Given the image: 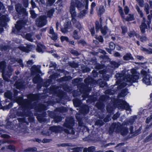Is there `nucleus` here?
Masks as SVG:
<instances>
[{
  "label": "nucleus",
  "instance_id": "1",
  "mask_svg": "<svg viewBox=\"0 0 152 152\" xmlns=\"http://www.w3.org/2000/svg\"><path fill=\"white\" fill-rule=\"evenodd\" d=\"M124 74L117 73L115 76L117 78L116 83L118 85V88L120 89L125 86L127 84L125 82H137L138 80L141 77L139 76V74L134 69L127 70Z\"/></svg>",
  "mask_w": 152,
  "mask_h": 152
},
{
  "label": "nucleus",
  "instance_id": "2",
  "mask_svg": "<svg viewBox=\"0 0 152 152\" xmlns=\"http://www.w3.org/2000/svg\"><path fill=\"white\" fill-rule=\"evenodd\" d=\"M28 100H23L22 97H19L16 99V102L22 106L23 109L28 108H35L38 111L46 109V107L42 104L35 105L36 103L34 101L38 99V96L37 94H29L28 96Z\"/></svg>",
  "mask_w": 152,
  "mask_h": 152
},
{
  "label": "nucleus",
  "instance_id": "3",
  "mask_svg": "<svg viewBox=\"0 0 152 152\" xmlns=\"http://www.w3.org/2000/svg\"><path fill=\"white\" fill-rule=\"evenodd\" d=\"M74 124V120L72 118L70 117L67 118L66 120V122L64 124L63 126L67 128V129H64L63 130L66 133L74 134L75 133L74 130L72 128Z\"/></svg>",
  "mask_w": 152,
  "mask_h": 152
},
{
  "label": "nucleus",
  "instance_id": "4",
  "mask_svg": "<svg viewBox=\"0 0 152 152\" xmlns=\"http://www.w3.org/2000/svg\"><path fill=\"white\" fill-rule=\"evenodd\" d=\"M5 65V63L4 61H2L0 63V70L2 72L3 77L4 79L9 82V78L11 75V72L13 70L11 68H9L8 69H4Z\"/></svg>",
  "mask_w": 152,
  "mask_h": 152
},
{
  "label": "nucleus",
  "instance_id": "5",
  "mask_svg": "<svg viewBox=\"0 0 152 152\" xmlns=\"http://www.w3.org/2000/svg\"><path fill=\"white\" fill-rule=\"evenodd\" d=\"M80 1L78 0L72 1L69 7V12L71 17H77V14L76 11L75 7H77L79 10L81 9Z\"/></svg>",
  "mask_w": 152,
  "mask_h": 152
},
{
  "label": "nucleus",
  "instance_id": "6",
  "mask_svg": "<svg viewBox=\"0 0 152 152\" xmlns=\"http://www.w3.org/2000/svg\"><path fill=\"white\" fill-rule=\"evenodd\" d=\"M111 127L113 128L117 132H120L121 134L123 135L126 134L128 132V129L125 127H122V126L119 123H113Z\"/></svg>",
  "mask_w": 152,
  "mask_h": 152
},
{
  "label": "nucleus",
  "instance_id": "7",
  "mask_svg": "<svg viewBox=\"0 0 152 152\" xmlns=\"http://www.w3.org/2000/svg\"><path fill=\"white\" fill-rule=\"evenodd\" d=\"M141 73L144 76L142 80L143 82L147 85H152V77L144 70L141 71Z\"/></svg>",
  "mask_w": 152,
  "mask_h": 152
},
{
  "label": "nucleus",
  "instance_id": "8",
  "mask_svg": "<svg viewBox=\"0 0 152 152\" xmlns=\"http://www.w3.org/2000/svg\"><path fill=\"white\" fill-rule=\"evenodd\" d=\"M88 0H86L85 2H84L83 4H81L80 3L79 5H80L81 10L82 9L84 8V9L80 11L78 15H77V17L78 18H82L85 16L86 15L88 12Z\"/></svg>",
  "mask_w": 152,
  "mask_h": 152
},
{
  "label": "nucleus",
  "instance_id": "9",
  "mask_svg": "<svg viewBox=\"0 0 152 152\" xmlns=\"http://www.w3.org/2000/svg\"><path fill=\"white\" fill-rule=\"evenodd\" d=\"M118 107L120 109H125L129 111H131L129 104L124 100H119L118 102Z\"/></svg>",
  "mask_w": 152,
  "mask_h": 152
},
{
  "label": "nucleus",
  "instance_id": "10",
  "mask_svg": "<svg viewBox=\"0 0 152 152\" xmlns=\"http://www.w3.org/2000/svg\"><path fill=\"white\" fill-rule=\"evenodd\" d=\"M46 23V18L45 16H41L37 19L36 24L38 27H42Z\"/></svg>",
  "mask_w": 152,
  "mask_h": 152
},
{
  "label": "nucleus",
  "instance_id": "11",
  "mask_svg": "<svg viewBox=\"0 0 152 152\" xmlns=\"http://www.w3.org/2000/svg\"><path fill=\"white\" fill-rule=\"evenodd\" d=\"M15 9L17 12L19 14L25 15H27L28 14L25 9L22 7L21 5L19 4H17L15 5Z\"/></svg>",
  "mask_w": 152,
  "mask_h": 152
},
{
  "label": "nucleus",
  "instance_id": "12",
  "mask_svg": "<svg viewBox=\"0 0 152 152\" xmlns=\"http://www.w3.org/2000/svg\"><path fill=\"white\" fill-rule=\"evenodd\" d=\"M26 23L22 20L17 22V24L15 25L16 28L18 31L21 30L24 26Z\"/></svg>",
  "mask_w": 152,
  "mask_h": 152
},
{
  "label": "nucleus",
  "instance_id": "13",
  "mask_svg": "<svg viewBox=\"0 0 152 152\" xmlns=\"http://www.w3.org/2000/svg\"><path fill=\"white\" fill-rule=\"evenodd\" d=\"M50 130L55 132H61L63 130V128L60 126H53L50 128Z\"/></svg>",
  "mask_w": 152,
  "mask_h": 152
},
{
  "label": "nucleus",
  "instance_id": "14",
  "mask_svg": "<svg viewBox=\"0 0 152 152\" xmlns=\"http://www.w3.org/2000/svg\"><path fill=\"white\" fill-rule=\"evenodd\" d=\"M9 20V19L7 16L3 15L0 18V25H4L5 22L8 21Z\"/></svg>",
  "mask_w": 152,
  "mask_h": 152
},
{
  "label": "nucleus",
  "instance_id": "15",
  "mask_svg": "<svg viewBox=\"0 0 152 152\" xmlns=\"http://www.w3.org/2000/svg\"><path fill=\"white\" fill-rule=\"evenodd\" d=\"M145 19L143 18V22L142 23L141 25L140 26V28L142 33L143 34L145 32V29L146 28L147 26L145 23Z\"/></svg>",
  "mask_w": 152,
  "mask_h": 152
},
{
  "label": "nucleus",
  "instance_id": "16",
  "mask_svg": "<svg viewBox=\"0 0 152 152\" xmlns=\"http://www.w3.org/2000/svg\"><path fill=\"white\" fill-rule=\"evenodd\" d=\"M31 46L30 45H28L26 47L23 46H20L18 47V48L21 50L28 53L30 51V49Z\"/></svg>",
  "mask_w": 152,
  "mask_h": 152
},
{
  "label": "nucleus",
  "instance_id": "17",
  "mask_svg": "<svg viewBox=\"0 0 152 152\" xmlns=\"http://www.w3.org/2000/svg\"><path fill=\"white\" fill-rule=\"evenodd\" d=\"M31 71L32 73H36L37 72L40 73V67L36 66H33L31 69Z\"/></svg>",
  "mask_w": 152,
  "mask_h": 152
},
{
  "label": "nucleus",
  "instance_id": "18",
  "mask_svg": "<svg viewBox=\"0 0 152 152\" xmlns=\"http://www.w3.org/2000/svg\"><path fill=\"white\" fill-rule=\"evenodd\" d=\"M123 59L124 60H133V58L132 56V55L129 53H126L123 57Z\"/></svg>",
  "mask_w": 152,
  "mask_h": 152
},
{
  "label": "nucleus",
  "instance_id": "19",
  "mask_svg": "<svg viewBox=\"0 0 152 152\" xmlns=\"http://www.w3.org/2000/svg\"><path fill=\"white\" fill-rule=\"evenodd\" d=\"M45 49V46L43 45L39 44L37 45V51L39 52L42 53L43 50Z\"/></svg>",
  "mask_w": 152,
  "mask_h": 152
},
{
  "label": "nucleus",
  "instance_id": "20",
  "mask_svg": "<svg viewBox=\"0 0 152 152\" xmlns=\"http://www.w3.org/2000/svg\"><path fill=\"white\" fill-rule=\"evenodd\" d=\"M135 7L138 14L140 15V17H143V14L142 10L140 9L139 7L137 5H136Z\"/></svg>",
  "mask_w": 152,
  "mask_h": 152
},
{
  "label": "nucleus",
  "instance_id": "21",
  "mask_svg": "<svg viewBox=\"0 0 152 152\" xmlns=\"http://www.w3.org/2000/svg\"><path fill=\"white\" fill-rule=\"evenodd\" d=\"M128 35L130 37H132L135 36L137 38H139L140 36L136 33L134 31H130L129 34Z\"/></svg>",
  "mask_w": 152,
  "mask_h": 152
},
{
  "label": "nucleus",
  "instance_id": "22",
  "mask_svg": "<svg viewBox=\"0 0 152 152\" xmlns=\"http://www.w3.org/2000/svg\"><path fill=\"white\" fill-rule=\"evenodd\" d=\"M102 33L104 35H105L108 31V29L107 27L105 26L101 29Z\"/></svg>",
  "mask_w": 152,
  "mask_h": 152
},
{
  "label": "nucleus",
  "instance_id": "23",
  "mask_svg": "<svg viewBox=\"0 0 152 152\" xmlns=\"http://www.w3.org/2000/svg\"><path fill=\"white\" fill-rule=\"evenodd\" d=\"M115 106L114 104L112 105V106L108 105L107 106V112L111 113L112 112L113 110L114 109Z\"/></svg>",
  "mask_w": 152,
  "mask_h": 152
},
{
  "label": "nucleus",
  "instance_id": "24",
  "mask_svg": "<svg viewBox=\"0 0 152 152\" xmlns=\"http://www.w3.org/2000/svg\"><path fill=\"white\" fill-rule=\"evenodd\" d=\"M124 19H125V20L127 21H132L134 19V18L133 15L131 14H128L126 18Z\"/></svg>",
  "mask_w": 152,
  "mask_h": 152
},
{
  "label": "nucleus",
  "instance_id": "25",
  "mask_svg": "<svg viewBox=\"0 0 152 152\" xmlns=\"http://www.w3.org/2000/svg\"><path fill=\"white\" fill-rule=\"evenodd\" d=\"M14 86L17 88L19 89L23 88V85L22 83H20L19 81L17 82L15 84Z\"/></svg>",
  "mask_w": 152,
  "mask_h": 152
},
{
  "label": "nucleus",
  "instance_id": "26",
  "mask_svg": "<svg viewBox=\"0 0 152 152\" xmlns=\"http://www.w3.org/2000/svg\"><path fill=\"white\" fill-rule=\"evenodd\" d=\"M128 93L127 89H125L122 91L121 93L119 95V97H124Z\"/></svg>",
  "mask_w": 152,
  "mask_h": 152
},
{
  "label": "nucleus",
  "instance_id": "27",
  "mask_svg": "<svg viewBox=\"0 0 152 152\" xmlns=\"http://www.w3.org/2000/svg\"><path fill=\"white\" fill-rule=\"evenodd\" d=\"M149 9L150 7L148 4L147 3H145L144 6V10L147 14H149Z\"/></svg>",
  "mask_w": 152,
  "mask_h": 152
},
{
  "label": "nucleus",
  "instance_id": "28",
  "mask_svg": "<svg viewBox=\"0 0 152 152\" xmlns=\"http://www.w3.org/2000/svg\"><path fill=\"white\" fill-rule=\"evenodd\" d=\"M41 79L39 76L37 75L33 79V82L34 83H37L39 82L40 81Z\"/></svg>",
  "mask_w": 152,
  "mask_h": 152
},
{
  "label": "nucleus",
  "instance_id": "29",
  "mask_svg": "<svg viewBox=\"0 0 152 152\" xmlns=\"http://www.w3.org/2000/svg\"><path fill=\"white\" fill-rule=\"evenodd\" d=\"M78 32L76 30H75L73 33V37L75 39H80V37L78 35Z\"/></svg>",
  "mask_w": 152,
  "mask_h": 152
},
{
  "label": "nucleus",
  "instance_id": "30",
  "mask_svg": "<svg viewBox=\"0 0 152 152\" xmlns=\"http://www.w3.org/2000/svg\"><path fill=\"white\" fill-rule=\"evenodd\" d=\"M69 26H66V25H65L64 28L61 29V31L64 34L67 33L68 31V29L69 28Z\"/></svg>",
  "mask_w": 152,
  "mask_h": 152
},
{
  "label": "nucleus",
  "instance_id": "31",
  "mask_svg": "<svg viewBox=\"0 0 152 152\" xmlns=\"http://www.w3.org/2000/svg\"><path fill=\"white\" fill-rule=\"evenodd\" d=\"M74 105L76 106H78L80 104V101L78 99H75L73 100Z\"/></svg>",
  "mask_w": 152,
  "mask_h": 152
},
{
  "label": "nucleus",
  "instance_id": "32",
  "mask_svg": "<svg viewBox=\"0 0 152 152\" xmlns=\"http://www.w3.org/2000/svg\"><path fill=\"white\" fill-rule=\"evenodd\" d=\"M25 38L27 40L31 42H32L33 39L32 38L31 35L30 34H27L25 36Z\"/></svg>",
  "mask_w": 152,
  "mask_h": 152
},
{
  "label": "nucleus",
  "instance_id": "33",
  "mask_svg": "<svg viewBox=\"0 0 152 152\" xmlns=\"http://www.w3.org/2000/svg\"><path fill=\"white\" fill-rule=\"evenodd\" d=\"M50 37L53 40H56L58 38L57 34L56 33L51 35Z\"/></svg>",
  "mask_w": 152,
  "mask_h": 152
},
{
  "label": "nucleus",
  "instance_id": "34",
  "mask_svg": "<svg viewBox=\"0 0 152 152\" xmlns=\"http://www.w3.org/2000/svg\"><path fill=\"white\" fill-rule=\"evenodd\" d=\"M54 12V10L53 9L49 11L47 14L48 16L49 17H51L53 15Z\"/></svg>",
  "mask_w": 152,
  "mask_h": 152
},
{
  "label": "nucleus",
  "instance_id": "35",
  "mask_svg": "<svg viewBox=\"0 0 152 152\" xmlns=\"http://www.w3.org/2000/svg\"><path fill=\"white\" fill-rule=\"evenodd\" d=\"M60 39L61 42L65 41L66 42L69 41V39L66 36H62L60 38Z\"/></svg>",
  "mask_w": 152,
  "mask_h": 152
},
{
  "label": "nucleus",
  "instance_id": "36",
  "mask_svg": "<svg viewBox=\"0 0 152 152\" xmlns=\"http://www.w3.org/2000/svg\"><path fill=\"white\" fill-rule=\"evenodd\" d=\"M138 3L139 5L141 7H143L144 6V0H136Z\"/></svg>",
  "mask_w": 152,
  "mask_h": 152
},
{
  "label": "nucleus",
  "instance_id": "37",
  "mask_svg": "<svg viewBox=\"0 0 152 152\" xmlns=\"http://www.w3.org/2000/svg\"><path fill=\"white\" fill-rule=\"evenodd\" d=\"M52 118H54L56 122H59L62 120V118L60 117H54V116H53Z\"/></svg>",
  "mask_w": 152,
  "mask_h": 152
},
{
  "label": "nucleus",
  "instance_id": "38",
  "mask_svg": "<svg viewBox=\"0 0 152 152\" xmlns=\"http://www.w3.org/2000/svg\"><path fill=\"white\" fill-rule=\"evenodd\" d=\"M119 12L121 15V17L123 18H125V16L123 12V9L121 7H119Z\"/></svg>",
  "mask_w": 152,
  "mask_h": 152
},
{
  "label": "nucleus",
  "instance_id": "39",
  "mask_svg": "<svg viewBox=\"0 0 152 152\" xmlns=\"http://www.w3.org/2000/svg\"><path fill=\"white\" fill-rule=\"evenodd\" d=\"M101 28V25L99 24V22L98 21H96V31L99 30Z\"/></svg>",
  "mask_w": 152,
  "mask_h": 152
},
{
  "label": "nucleus",
  "instance_id": "40",
  "mask_svg": "<svg viewBox=\"0 0 152 152\" xmlns=\"http://www.w3.org/2000/svg\"><path fill=\"white\" fill-rule=\"evenodd\" d=\"M109 47L111 50H113L115 47V44L113 42H110L109 44Z\"/></svg>",
  "mask_w": 152,
  "mask_h": 152
},
{
  "label": "nucleus",
  "instance_id": "41",
  "mask_svg": "<svg viewBox=\"0 0 152 152\" xmlns=\"http://www.w3.org/2000/svg\"><path fill=\"white\" fill-rule=\"evenodd\" d=\"M88 152H93L95 150V147L91 146L87 148Z\"/></svg>",
  "mask_w": 152,
  "mask_h": 152
},
{
  "label": "nucleus",
  "instance_id": "42",
  "mask_svg": "<svg viewBox=\"0 0 152 152\" xmlns=\"http://www.w3.org/2000/svg\"><path fill=\"white\" fill-rule=\"evenodd\" d=\"M96 106L99 109H101L103 106L102 103L99 102L96 104Z\"/></svg>",
  "mask_w": 152,
  "mask_h": 152
},
{
  "label": "nucleus",
  "instance_id": "43",
  "mask_svg": "<svg viewBox=\"0 0 152 152\" xmlns=\"http://www.w3.org/2000/svg\"><path fill=\"white\" fill-rule=\"evenodd\" d=\"M30 12L31 16L32 18H35L37 17V15L35 13L34 11L31 10L30 11Z\"/></svg>",
  "mask_w": 152,
  "mask_h": 152
},
{
  "label": "nucleus",
  "instance_id": "44",
  "mask_svg": "<svg viewBox=\"0 0 152 152\" xmlns=\"http://www.w3.org/2000/svg\"><path fill=\"white\" fill-rule=\"evenodd\" d=\"M105 9L103 7H100L99 9V12L100 14H102L105 12Z\"/></svg>",
  "mask_w": 152,
  "mask_h": 152
},
{
  "label": "nucleus",
  "instance_id": "45",
  "mask_svg": "<svg viewBox=\"0 0 152 152\" xmlns=\"http://www.w3.org/2000/svg\"><path fill=\"white\" fill-rule=\"evenodd\" d=\"M76 28H77L79 30H80L81 28V26L79 22H77L75 25Z\"/></svg>",
  "mask_w": 152,
  "mask_h": 152
},
{
  "label": "nucleus",
  "instance_id": "46",
  "mask_svg": "<svg viewBox=\"0 0 152 152\" xmlns=\"http://www.w3.org/2000/svg\"><path fill=\"white\" fill-rule=\"evenodd\" d=\"M124 11L125 15H127V14L129 12V10L128 7L127 6H126L124 7Z\"/></svg>",
  "mask_w": 152,
  "mask_h": 152
},
{
  "label": "nucleus",
  "instance_id": "47",
  "mask_svg": "<svg viewBox=\"0 0 152 152\" xmlns=\"http://www.w3.org/2000/svg\"><path fill=\"white\" fill-rule=\"evenodd\" d=\"M77 17H71L72 18V20H71V21L73 23V24H74L75 25L76 23L77 22H78L77 21V20L76 19V18Z\"/></svg>",
  "mask_w": 152,
  "mask_h": 152
},
{
  "label": "nucleus",
  "instance_id": "48",
  "mask_svg": "<svg viewBox=\"0 0 152 152\" xmlns=\"http://www.w3.org/2000/svg\"><path fill=\"white\" fill-rule=\"evenodd\" d=\"M12 60H14V62L15 63V61H17L18 63L20 64L22 67L23 66V65L22 64V60L21 59H20L16 60L15 58H14V59H13Z\"/></svg>",
  "mask_w": 152,
  "mask_h": 152
},
{
  "label": "nucleus",
  "instance_id": "49",
  "mask_svg": "<svg viewBox=\"0 0 152 152\" xmlns=\"http://www.w3.org/2000/svg\"><path fill=\"white\" fill-rule=\"evenodd\" d=\"M152 122V115L148 117L146 119V122L147 123H148L150 122Z\"/></svg>",
  "mask_w": 152,
  "mask_h": 152
},
{
  "label": "nucleus",
  "instance_id": "50",
  "mask_svg": "<svg viewBox=\"0 0 152 152\" xmlns=\"http://www.w3.org/2000/svg\"><path fill=\"white\" fill-rule=\"evenodd\" d=\"M70 65L72 67L75 68L77 67L78 64L75 62H72L70 63Z\"/></svg>",
  "mask_w": 152,
  "mask_h": 152
},
{
  "label": "nucleus",
  "instance_id": "51",
  "mask_svg": "<svg viewBox=\"0 0 152 152\" xmlns=\"http://www.w3.org/2000/svg\"><path fill=\"white\" fill-rule=\"evenodd\" d=\"M122 33L123 34H124L126 33L127 31L126 28L125 26L122 27Z\"/></svg>",
  "mask_w": 152,
  "mask_h": 152
},
{
  "label": "nucleus",
  "instance_id": "52",
  "mask_svg": "<svg viewBox=\"0 0 152 152\" xmlns=\"http://www.w3.org/2000/svg\"><path fill=\"white\" fill-rule=\"evenodd\" d=\"M55 1V0H48L47 2V3L48 4L51 5Z\"/></svg>",
  "mask_w": 152,
  "mask_h": 152
},
{
  "label": "nucleus",
  "instance_id": "53",
  "mask_svg": "<svg viewBox=\"0 0 152 152\" xmlns=\"http://www.w3.org/2000/svg\"><path fill=\"white\" fill-rule=\"evenodd\" d=\"M102 121L100 120H98L96 121V124L97 125H102Z\"/></svg>",
  "mask_w": 152,
  "mask_h": 152
},
{
  "label": "nucleus",
  "instance_id": "54",
  "mask_svg": "<svg viewBox=\"0 0 152 152\" xmlns=\"http://www.w3.org/2000/svg\"><path fill=\"white\" fill-rule=\"evenodd\" d=\"M54 33H55V32H54L53 28L52 27H51L50 28L49 31V34H50V35H51L52 34H53Z\"/></svg>",
  "mask_w": 152,
  "mask_h": 152
},
{
  "label": "nucleus",
  "instance_id": "55",
  "mask_svg": "<svg viewBox=\"0 0 152 152\" xmlns=\"http://www.w3.org/2000/svg\"><path fill=\"white\" fill-rule=\"evenodd\" d=\"M23 4L25 7H27L28 5V0H24Z\"/></svg>",
  "mask_w": 152,
  "mask_h": 152
},
{
  "label": "nucleus",
  "instance_id": "56",
  "mask_svg": "<svg viewBox=\"0 0 152 152\" xmlns=\"http://www.w3.org/2000/svg\"><path fill=\"white\" fill-rule=\"evenodd\" d=\"M61 145L62 147H67L71 146V145L70 144L67 143H63Z\"/></svg>",
  "mask_w": 152,
  "mask_h": 152
},
{
  "label": "nucleus",
  "instance_id": "57",
  "mask_svg": "<svg viewBox=\"0 0 152 152\" xmlns=\"http://www.w3.org/2000/svg\"><path fill=\"white\" fill-rule=\"evenodd\" d=\"M119 115L120 114L118 113L115 114L113 117V119H116L118 117H119Z\"/></svg>",
  "mask_w": 152,
  "mask_h": 152
},
{
  "label": "nucleus",
  "instance_id": "58",
  "mask_svg": "<svg viewBox=\"0 0 152 152\" xmlns=\"http://www.w3.org/2000/svg\"><path fill=\"white\" fill-rule=\"evenodd\" d=\"M96 38L100 42H102L103 41V38L101 36H100L98 37H96Z\"/></svg>",
  "mask_w": 152,
  "mask_h": 152
},
{
  "label": "nucleus",
  "instance_id": "59",
  "mask_svg": "<svg viewBox=\"0 0 152 152\" xmlns=\"http://www.w3.org/2000/svg\"><path fill=\"white\" fill-rule=\"evenodd\" d=\"M71 53L76 56H77L79 55L78 53L76 50H72L71 51Z\"/></svg>",
  "mask_w": 152,
  "mask_h": 152
},
{
  "label": "nucleus",
  "instance_id": "60",
  "mask_svg": "<svg viewBox=\"0 0 152 152\" xmlns=\"http://www.w3.org/2000/svg\"><path fill=\"white\" fill-rule=\"evenodd\" d=\"M150 97L151 98V102L148 105V107H149V109H151L152 108V94H151L150 95Z\"/></svg>",
  "mask_w": 152,
  "mask_h": 152
},
{
  "label": "nucleus",
  "instance_id": "61",
  "mask_svg": "<svg viewBox=\"0 0 152 152\" xmlns=\"http://www.w3.org/2000/svg\"><path fill=\"white\" fill-rule=\"evenodd\" d=\"M112 64L115 67H118V63L115 61H113L111 62Z\"/></svg>",
  "mask_w": 152,
  "mask_h": 152
},
{
  "label": "nucleus",
  "instance_id": "62",
  "mask_svg": "<svg viewBox=\"0 0 152 152\" xmlns=\"http://www.w3.org/2000/svg\"><path fill=\"white\" fill-rule=\"evenodd\" d=\"M78 44H81L83 45H85L86 44V43L83 40H80L78 42Z\"/></svg>",
  "mask_w": 152,
  "mask_h": 152
},
{
  "label": "nucleus",
  "instance_id": "63",
  "mask_svg": "<svg viewBox=\"0 0 152 152\" xmlns=\"http://www.w3.org/2000/svg\"><path fill=\"white\" fill-rule=\"evenodd\" d=\"M107 84L105 82H103L101 84H100V86L102 87H104L105 86L106 87Z\"/></svg>",
  "mask_w": 152,
  "mask_h": 152
},
{
  "label": "nucleus",
  "instance_id": "64",
  "mask_svg": "<svg viewBox=\"0 0 152 152\" xmlns=\"http://www.w3.org/2000/svg\"><path fill=\"white\" fill-rule=\"evenodd\" d=\"M141 50L143 51L145 53H146L147 54L148 49L145 48L143 47H141Z\"/></svg>",
  "mask_w": 152,
  "mask_h": 152
}]
</instances>
